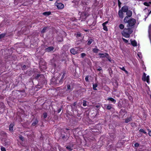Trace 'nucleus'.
<instances>
[{
  "mask_svg": "<svg viewBox=\"0 0 151 151\" xmlns=\"http://www.w3.org/2000/svg\"><path fill=\"white\" fill-rule=\"evenodd\" d=\"M127 28H125L121 32L122 35L126 38H129L130 35L133 32L132 27H127Z\"/></svg>",
  "mask_w": 151,
  "mask_h": 151,
  "instance_id": "f257e3e1",
  "label": "nucleus"
},
{
  "mask_svg": "<svg viewBox=\"0 0 151 151\" xmlns=\"http://www.w3.org/2000/svg\"><path fill=\"white\" fill-rule=\"evenodd\" d=\"M136 23V20L134 19H131L128 20L127 27H129L134 26Z\"/></svg>",
  "mask_w": 151,
  "mask_h": 151,
  "instance_id": "f03ea898",
  "label": "nucleus"
},
{
  "mask_svg": "<svg viewBox=\"0 0 151 151\" xmlns=\"http://www.w3.org/2000/svg\"><path fill=\"white\" fill-rule=\"evenodd\" d=\"M89 16V14L86 12H83L81 13V16L80 17V20L81 21L84 20L86 17Z\"/></svg>",
  "mask_w": 151,
  "mask_h": 151,
  "instance_id": "7ed1b4c3",
  "label": "nucleus"
},
{
  "mask_svg": "<svg viewBox=\"0 0 151 151\" xmlns=\"http://www.w3.org/2000/svg\"><path fill=\"white\" fill-rule=\"evenodd\" d=\"M55 5L57 7L58 9H62L64 7V4L61 3H58L57 2H56L55 3Z\"/></svg>",
  "mask_w": 151,
  "mask_h": 151,
  "instance_id": "20e7f679",
  "label": "nucleus"
},
{
  "mask_svg": "<svg viewBox=\"0 0 151 151\" xmlns=\"http://www.w3.org/2000/svg\"><path fill=\"white\" fill-rule=\"evenodd\" d=\"M99 55L100 56V58H104L105 57H107L109 55L108 54L106 53H99Z\"/></svg>",
  "mask_w": 151,
  "mask_h": 151,
  "instance_id": "39448f33",
  "label": "nucleus"
},
{
  "mask_svg": "<svg viewBox=\"0 0 151 151\" xmlns=\"http://www.w3.org/2000/svg\"><path fill=\"white\" fill-rule=\"evenodd\" d=\"M70 52L73 55H75L78 53L77 50H76V48H73L71 49L70 50Z\"/></svg>",
  "mask_w": 151,
  "mask_h": 151,
  "instance_id": "423d86ee",
  "label": "nucleus"
},
{
  "mask_svg": "<svg viewBox=\"0 0 151 151\" xmlns=\"http://www.w3.org/2000/svg\"><path fill=\"white\" fill-rule=\"evenodd\" d=\"M122 9L123 12H127L128 10V8L127 6H124L122 7Z\"/></svg>",
  "mask_w": 151,
  "mask_h": 151,
  "instance_id": "0eeeda50",
  "label": "nucleus"
},
{
  "mask_svg": "<svg viewBox=\"0 0 151 151\" xmlns=\"http://www.w3.org/2000/svg\"><path fill=\"white\" fill-rule=\"evenodd\" d=\"M54 49L53 47H50L45 49V51L47 52H50L52 50Z\"/></svg>",
  "mask_w": 151,
  "mask_h": 151,
  "instance_id": "6e6552de",
  "label": "nucleus"
},
{
  "mask_svg": "<svg viewBox=\"0 0 151 151\" xmlns=\"http://www.w3.org/2000/svg\"><path fill=\"white\" fill-rule=\"evenodd\" d=\"M126 14L127 15L128 17H130L132 14V12L130 10H128L126 12Z\"/></svg>",
  "mask_w": 151,
  "mask_h": 151,
  "instance_id": "1a4fd4ad",
  "label": "nucleus"
},
{
  "mask_svg": "<svg viewBox=\"0 0 151 151\" xmlns=\"http://www.w3.org/2000/svg\"><path fill=\"white\" fill-rule=\"evenodd\" d=\"M132 120V119L131 117H127L125 119V122L126 123H127L131 121Z\"/></svg>",
  "mask_w": 151,
  "mask_h": 151,
  "instance_id": "9d476101",
  "label": "nucleus"
},
{
  "mask_svg": "<svg viewBox=\"0 0 151 151\" xmlns=\"http://www.w3.org/2000/svg\"><path fill=\"white\" fill-rule=\"evenodd\" d=\"M14 126V125L13 124H11L9 125V130L10 131H12L13 130Z\"/></svg>",
  "mask_w": 151,
  "mask_h": 151,
  "instance_id": "9b49d317",
  "label": "nucleus"
},
{
  "mask_svg": "<svg viewBox=\"0 0 151 151\" xmlns=\"http://www.w3.org/2000/svg\"><path fill=\"white\" fill-rule=\"evenodd\" d=\"M119 15L120 18H122L123 17V13L122 11H119Z\"/></svg>",
  "mask_w": 151,
  "mask_h": 151,
  "instance_id": "f8f14e48",
  "label": "nucleus"
},
{
  "mask_svg": "<svg viewBox=\"0 0 151 151\" xmlns=\"http://www.w3.org/2000/svg\"><path fill=\"white\" fill-rule=\"evenodd\" d=\"M146 74L145 73H144L143 76H142V80L143 81H145L146 80Z\"/></svg>",
  "mask_w": 151,
  "mask_h": 151,
  "instance_id": "ddd939ff",
  "label": "nucleus"
},
{
  "mask_svg": "<svg viewBox=\"0 0 151 151\" xmlns=\"http://www.w3.org/2000/svg\"><path fill=\"white\" fill-rule=\"evenodd\" d=\"M38 123V121L36 119L32 123V126H34L36 124H37Z\"/></svg>",
  "mask_w": 151,
  "mask_h": 151,
  "instance_id": "4468645a",
  "label": "nucleus"
},
{
  "mask_svg": "<svg viewBox=\"0 0 151 151\" xmlns=\"http://www.w3.org/2000/svg\"><path fill=\"white\" fill-rule=\"evenodd\" d=\"M51 14V12H45L43 13V14L45 16H48Z\"/></svg>",
  "mask_w": 151,
  "mask_h": 151,
  "instance_id": "2eb2a0df",
  "label": "nucleus"
},
{
  "mask_svg": "<svg viewBox=\"0 0 151 151\" xmlns=\"http://www.w3.org/2000/svg\"><path fill=\"white\" fill-rule=\"evenodd\" d=\"M108 100L111 101L112 102H114V103H115L116 101L114 99H113V98H108Z\"/></svg>",
  "mask_w": 151,
  "mask_h": 151,
  "instance_id": "dca6fc26",
  "label": "nucleus"
},
{
  "mask_svg": "<svg viewBox=\"0 0 151 151\" xmlns=\"http://www.w3.org/2000/svg\"><path fill=\"white\" fill-rule=\"evenodd\" d=\"M66 148L69 151H71L73 150V148L72 147L70 146H68L66 147Z\"/></svg>",
  "mask_w": 151,
  "mask_h": 151,
  "instance_id": "f3484780",
  "label": "nucleus"
},
{
  "mask_svg": "<svg viewBox=\"0 0 151 151\" xmlns=\"http://www.w3.org/2000/svg\"><path fill=\"white\" fill-rule=\"evenodd\" d=\"M5 145H8L10 144V142L9 140L6 139L4 141Z\"/></svg>",
  "mask_w": 151,
  "mask_h": 151,
  "instance_id": "a211bd4d",
  "label": "nucleus"
},
{
  "mask_svg": "<svg viewBox=\"0 0 151 151\" xmlns=\"http://www.w3.org/2000/svg\"><path fill=\"white\" fill-rule=\"evenodd\" d=\"M131 44L134 46H135L137 45V43L136 41H133L131 42Z\"/></svg>",
  "mask_w": 151,
  "mask_h": 151,
  "instance_id": "6ab92c4d",
  "label": "nucleus"
},
{
  "mask_svg": "<svg viewBox=\"0 0 151 151\" xmlns=\"http://www.w3.org/2000/svg\"><path fill=\"white\" fill-rule=\"evenodd\" d=\"M93 41V40L92 39H89L88 42V43H87L88 45H90L91 43Z\"/></svg>",
  "mask_w": 151,
  "mask_h": 151,
  "instance_id": "aec40b11",
  "label": "nucleus"
},
{
  "mask_svg": "<svg viewBox=\"0 0 151 151\" xmlns=\"http://www.w3.org/2000/svg\"><path fill=\"white\" fill-rule=\"evenodd\" d=\"M65 76V73H63L61 77V79L60 81V83H62V80L64 79Z\"/></svg>",
  "mask_w": 151,
  "mask_h": 151,
  "instance_id": "412c9836",
  "label": "nucleus"
},
{
  "mask_svg": "<svg viewBox=\"0 0 151 151\" xmlns=\"http://www.w3.org/2000/svg\"><path fill=\"white\" fill-rule=\"evenodd\" d=\"M128 17L126 16L125 17L124 20V21L125 23H127L128 22V21L127 20L128 19Z\"/></svg>",
  "mask_w": 151,
  "mask_h": 151,
  "instance_id": "4be33fe9",
  "label": "nucleus"
},
{
  "mask_svg": "<svg viewBox=\"0 0 151 151\" xmlns=\"http://www.w3.org/2000/svg\"><path fill=\"white\" fill-rule=\"evenodd\" d=\"M97 86V85L96 84H93V89L94 90H97V89L96 88Z\"/></svg>",
  "mask_w": 151,
  "mask_h": 151,
  "instance_id": "5701e85b",
  "label": "nucleus"
},
{
  "mask_svg": "<svg viewBox=\"0 0 151 151\" xmlns=\"http://www.w3.org/2000/svg\"><path fill=\"white\" fill-rule=\"evenodd\" d=\"M99 50L98 49L96 48H94L93 50V51L94 53H97L98 52Z\"/></svg>",
  "mask_w": 151,
  "mask_h": 151,
  "instance_id": "b1692460",
  "label": "nucleus"
},
{
  "mask_svg": "<svg viewBox=\"0 0 151 151\" xmlns=\"http://www.w3.org/2000/svg\"><path fill=\"white\" fill-rule=\"evenodd\" d=\"M119 28L122 29H123L124 28V26L122 24H121L119 25Z\"/></svg>",
  "mask_w": 151,
  "mask_h": 151,
  "instance_id": "393cba45",
  "label": "nucleus"
},
{
  "mask_svg": "<svg viewBox=\"0 0 151 151\" xmlns=\"http://www.w3.org/2000/svg\"><path fill=\"white\" fill-rule=\"evenodd\" d=\"M47 27H44V28L41 31V33H44Z\"/></svg>",
  "mask_w": 151,
  "mask_h": 151,
  "instance_id": "a878e982",
  "label": "nucleus"
},
{
  "mask_svg": "<svg viewBox=\"0 0 151 151\" xmlns=\"http://www.w3.org/2000/svg\"><path fill=\"white\" fill-rule=\"evenodd\" d=\"M120 68L122 70H123L126 73H128L127 71V70H125V68H124V67H123L122 68L120 67Z\"/></svg>",
  "mask_w": 151,
  "mask_h": 151,
  "instance_id": "bb28decb",
  "label": "nucleus"
},
{
  "mask_svg": "<svg viewBox=\"0 0 151 151\" xmlns=\"http://www.w3.org/2000/svg\"><path fill=\"white\" fill-rule=\"evenodd\" d=\"M43 117L44 119H45L47 117V114L46 113H44L43 114Z\"/></svg>",
  "mask_w": 151,
  "mask_h": 151,
  "instance_id": "cd10ccee",
  "label": "nucleus"
},
{
  "mask_svg": "<svg viewBox=\"0 0 151 151\" xmlns=\"http://www.w3.org/2000/svg\"><path fill=\"white\" fill-rule=\"evenodd\" d=\"M146 81L147 82V83H149V76H147V77H146Z\"/></svg>",
  "mask_w": 151,
  "mask_h": 151,
  "instance_id": "c85d7f7f",
  "label": "nucleus"
},
{
  "mask_svg": "<svg viewBox=\"0 0 151 151\" xmlns=\"http://www.w3.org/2000/svg\"><path fill=\"white\" fill-rule=\"evenodd\" d=\"M139 132H142L145 134L146 133V132L143 129H141L139 130Z\"/></svg>",
  "mask_w": 151,
  "mask_h": 151,
  "instance_id": "c756f323",
  "label": "nucleus"
},
{
  "mask_svg": "<svg viewBox=\"0 0 151 151\" xmlns=\"http://www.w3.org/2000/svg\"><path fill=\"white\" fill-rule=\"evenodd\" d=\"M112 108L111 105H108L107 106L106 109L108 110H110Z\"/></svg>",
  "mask_w": 151,
  "mask_h": 151,
  "instance_id": "7c9ffc66",
  "label": "nucleus"
},
{
  "mask_svg": "<svg viewBox=\"0 0 151 151\" xmlns=\"http://www.w3.org/2000/svg\"><path fill=\"white\" fill-rule=\"evenodd\" d=\"M103 29L105 31H107V28L106 25H103Z\"/></svg>",
  "mask_w": 151,
  "mask_h": 151,
  "instance_id": "2f4dec72",
  "label": "nucleus"
},
{
  "mask_svg": "<svg viewBox=\"0 0 151 151\" xmlns=\"http://www.w3.org/2000/svg\"><path fill=\"white\" fill-rule=\"evenodd\" d=\"M86 101H83V106H86Z\"/></svg>",
  "mask_w": 151,
  "mask_h": 151,
  "instance_id": "473e14b6",
  "label": "nucleus"
},
{
  "mask_svg": "<svg viewBox=\"0 0 151 151\" xmlns=\"http://www.w3.org/2000/svg\"><path fill=\"white\" fill-rule=\"evenodd\" d=\"M19 139L22 140V141H24V138L22 136H20L19 137Z\"/></svg>",
  "mask_w": 151,
  "mask_h": 151,
  "instance_id": "72a5a7b5",
  "label": "nucleus"
},
{
  "mask_svg": "<svg viewBox=\"0 0 151 151\" xmlns=\"http://www.w3.org/2000/svg\"><path fill=\"white\" fill-rule=\"evenodd\" d=\"M1 151H6L5 148L3 147H1Z\"/></svg>",
  "mask_w": 151,
  "mask_h": 151,
  "instance_id": "f704fd0d",
  "label": "nucleus"
},
{
  "mask_svg": "<svg viewBox=\"0 0 151 151\" xmlns=\"http://www.w3.org/2000/svg\"><path fill=\"white\" fill-rule=\"evenodd\" d=\"M122 40H123V41L125 43H127L128 42V41L127 40H126L125 39L122 38Z\"/></svg>",
  "mask_w": 151,
  "mask_h": 151,
  "instance_id": "c9c22d12",
  "label": "nucleus"
},
{
  "mask_svg": "<svg viewBox=\"0 0 151 151\" xmlns=\"http://www.w3.org/2000/svg\"><path fill=\"white\" fill-rule=\"evenodd\" d=\"M81 56L82 58H83L86 55V54L85 53H82L81 54Z\"/></svg>",
  "mask_w": 151,
  "mask_h": 151,
  "instance_id": "e433bc0d",
  "label": "nucleus"
},
{
  "mask_svg": "<svg viewBox=\"0 0 151 151\" xmlns=\"http://www.w3.org/2000/svg\"><path fill=\"white\" fill-rule=\"evenodd\" d=\"M134 146L135 147H138L139 146V144L137 143H136L134 144Z\"/></svg>",
  "mask_w": 151,
  "mask_h": 151,
  "instance_id": "4c0bfd02",
  "label": "nucleus"
},
{
  "mask_svg": "<svg viewBox=\"0 0 151 151\" xmlns=\"http://www.w3.org/2000/svg\"><path fill=\"white\" fill-rule=\"evenodd\" d=\"M144 4V5L147 6H149V3L147 2H145Z\"/></svg>",
  "mask_w": 151,
  "mask_h": 151,
  "instance_id": "58836bf2",
  "label": "nucleus"
},
{
  "mask_svg": "<svg viewBox=\"0 0 151 151\" xmlns=\"http://www.w3.org/2000/svg\"><path fill=\"white\" fill-rule=\"evenodd\" d=\"M26 68V66L25 65H24L22 68V70H25Z\"/></svg>",
  "mask_w": 151,
  "mask_h": 151,
  "instance_id": "ea45409f",
  "label": "nucleus"
},
{
  "mask_svg": "<svg viewBox=\"0 0 151 151\" xmlns=\"http://www.w3.org/2000/svg\"><path fill=\"white\" fill-rule=\"evenodd\" d=\"M85 79L86 81H88V76H86L85 78Z\"/></svg>",
  "mask_w": 151,
  "mask_h": 151,
  "instance_id": "a19ab883",
  "label": "nucleus"
},
{
  "mask_svg": "<svg viewBox=\"0 0 151 151\" xmlns=\"http://www.w3.org/2000/svg\"><path fill=\"white\" fill-rule=\"evenodd\" d=\"M71 88V87L70 85H68L67 86V89L68 90H70Z\"/></svg>",
  "mask_w": 151,
  "mask_h": 151,
  "instance_id": "79ce46f5",
  "label": "nucleus"
},
{
  "mask_svg": "<svg viewBox=\"0 0 151 151\" xmlns=\"http://www.w3.org/2000/svg\"><path fill=\"white\" fill-rule=\"evenodd\" d=\"M108 22L107 21L103 23L102 24V25H106V24L108 23Z\"/></svg>",
  "mask_w": 151,
  "mask_h": 151,
  "instance_id": "37998d69",
  "label": "nucleus"
},
{
  "mask_svg": "<svg viewBox=\"0 0 151 151\" xmlns=\"http://www.w3.org/2000/svg\"><path fill=\"white\" fill-rule=\"evenodd\" d=\"M62 110V108H60V109L58 110V112L59 113L61 111V110Z\"/></svg>",
  "mask_w": 151,
  "mask_h": 151,
  "instance_id": "c03bdc74",
  "label": "nucleus"
},
{
  "mask_svg": "<svg viewBox=\"0 0 151 151\" xmlns=\"http://www.w3.org/2000/svg\"><path fill=\"white\" fill-rule=\"evenodd\" d=\"M118 4L119 6H120V4H121V3L120 2L119 0H118Z\"/></svg>",
  "mask_w": 151,
  "mask_h": 151,
  "instance_id": "a18cd8bd",
  "label": "nucleus"
},
{
  "mask_svg": "<svg viewBox=\"0 0 151 151\" xmlns=\"http://www.w3.org/2000/svg\"><path fill=\"white\" fill-rule=\"evenodd\" d=\"M148 134L150 136H151V131H149Z\"/></svg>",
  "mask_w": 151,
  "mask_h": 151,
  "instance_id": "49530a36",
  "label": "nucleus"
},
{
  "mask_svg": "<svg viewBox=\"0 0 151 151\" xmlns=\"http://www.w3.org/2000/svg\"><path fill=\"white\" fill-rule=\"evenodd\" d=\"M97 70L99 71H100V70H101V67L99 68Z\"/></svg>",
  "mask_w": 151,
  "mask_h": 151,
  "instance_id": "de8ad7c7",
  "label": "nucleus"
},
{
  "mask_svg": "<svg viewBox=\"0 0 151 151\" xmlns=\"http://www.w3.org/2000/svg\"><path fill=\"white\" fill-rule=\"evenodd\" d=\"M40 76V75H39V74L37 75V76H36V78H38Z\"/></svg>",
  "mask_w": 151,
  "mask_h": 151,
  "instance_id": "09e8293b",
  "label": "nucleus"
},
{
  "mask_svg": "<svg viewBox=\"0 0 151 151\" xmlns=\"http://www.w3.org/2000/svg\"><path fill=\"white\" fill-rule=\"evenodd\" d=\"M3 37L4 36L3 35H0V39Z\"/></svg>",
  "mask_w": 151,
  "mask_h": 151,
  "instance_id": "8fccbe9b",
  "label": "nucleus"
},
{
  "mask_svg": "<svg viewBox=\"0 0 151 151\" xmlns=\"http://www.w3.org/2000/svg\"><path fill=\"white\" fill-rule=\"evenodd\" d=\"M76 105V102H74L73 104V106H75Z\"/></svg>",
  "mask_w": 151,
  "mask_h": 151,
  "instance_id": "3c124183",
  "label": "nucleus"
},
{
  "mask_svg": "<svg viewBox=\"0 0 151 151\" xmlns=\"http://www.w3.org/2000/svg\"><path fill=\"white\" fill-rule=\"evenodd\" d=\"M80 36H81L80 34H77V36L78 37H80Z\"/></svg>",
  "mask_w": 151,
  "mask_h": 151,
  "instance_id": "603ef678",
  "label": "nucleus"
},
{
  "mask_svg": "<svg viewBox=\"0 0 151 151\" xmlns=\"http://www.w3.org/2000/svg\"><path fill=\"white\" fill-rule=\"evenodd\" d=\"M151 13V11L150 12L149 14H150Z\"/></svg>",
  "mask_w": 151,
  "mask_h": 151,
  "instance_id": "864d4df0",
  "label": "nucleus"
},
{
  "mask_svg": "<svg viewBox=\"0 0 151 151\" xmlns=\"http://www.w3.org/2000/svg\"><path fill=\"white\" fill-rule=\"evenodd\" d=\"M149 3L150 4H151V2H149Z\"/></svg>",
  "mask_w": 151,
  "mask_h": 151,
  "instance_id": "5fc2aeb1",
  "label": "nucleus"
}]
</instances>
